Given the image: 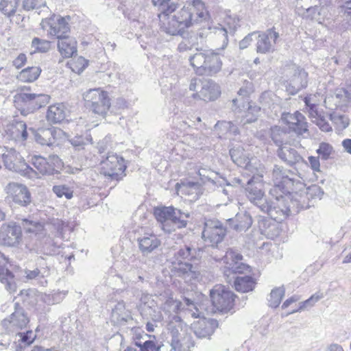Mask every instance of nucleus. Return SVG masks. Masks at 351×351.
<instances>
[{"mask_svg": "<svg viewBox=\"0 0 351 351\" xmlns=\"http://www.w3.org/2000/svg\"><path fill=\"white\" fill-rule=\"evenodd\" d=\"M160 308L165 315L171 320L167 325V339L171 349L174 351H189L193 346L190 335L187 334V328L184 325L178 313L183 311L188 317L197 318L201 317V313L197 306L193 301L184 298V304L175 298L169 291H165L160 295Z\"/></svg>", "mask_w": 351, "mask_h": 351, "instance_id": "1", "label": "nucleus"}, {"mask_svg": "<svg viewBox=\"0 0 351 351\" xmlns=\"http://www.w3.org/2000/svg\"><path fill=\"white\" fill-rule=\"evenodd\" d=\"M208 15L204 3L202 0H192L188 1L173 16L165 15L161 19V15L158 14V17L160 29L169 35L176 36L182 35L186 29L206 20Z\"/></svg>", "mask_w": 351, "mask_h": 351, "instance_id": "2", "label": "nucleus"}, {"mask_svg": "<svg viewBox=\"0 0 351 351\" xmlns=\"http://www.w3.org/2000/svg\"><path fill=\"white\" fill-rule=\"evenodd\" d=\"M29 318L23 308L16 307L14 311L2 321L5 334L0 337V350L6 348L12 341L19 343L21 348L30 345L36 335L32 330H27Z\"/></svg>", "mask_w": 351, "mask_h": 351, "instance_id": "3", "label": "nucleus"}, {"mask_svg": "<svg viewBox=\"0 0 351 351\" xmlns=\"http://www.w3.org/2000/svg\"><path fill=\"white\" fill-rule=\"evenodd\" d=\"M276 195H269L268 201L261 206V210L266 213L271 219L281 222L289 215L299 213L301 209L308 208L306 197L304 194H294L291 192L285 193L276 192Z\"/></svg>", "mask_w": 351, "mask_h": 351, "instance_id": "4", "label": "nucleus"}, {"mask_svg": "<svg viewBox=\"0 0 351 351\" xmlns=\"http://www.w3.org/2000/svg\"><path fill=\"white\" fill-rule=\"evenodd\" d=\"M154 216L161 229L165 232L171 233L177 229L186 227L190 215L169 206L155 208Z\"/></svg>", "mask_w": 351, "mask_h": 351, "instance_id": "5", "label": "nucleus"}, {"mask_svg": "<svg viewBox=\"0 0 351 351\" xmlns=\"http://www.w3.org/2000/svg\"><path fill=\"white\" fill-rule=\"evenodd\" d=\"M196 49L197 52L191 56L189 61L197 74L213 75L221 70L222 62L217 53L211 49Z\"/></svg>", "mask_w": 351, "mask_h": 351, "instance_id": "6", "label": "nucleus"}, {"mask_svg": "<svg viewBox=\"0 0 351 351\" xmlns=\"http://www.w3.org/2000/svg\"><path fill=\"white\" fill-rule=\"evenodd\" d=\"M196 250L189 246L180 249L176 254L173 268L177 275L182 277L186 282L192 283L199 276L197 266L187 262L196 259Z\"/></svg>", "mask_w": 351, "mask_h": 351, "instance_id": "7", "label": "nucleus"}, {"mask_svg": "<svg viewBox=\"0 0 351 351\" xmlns=\"http://www.w3.org/2000/svg\"><path fill=\"white\" fill-rule=\"evenodd\" d=\"M86 106L95 114L104 118L109 111L111 102L108 93L100 88H92L83 94Z\"/></svg>", "mask_w": 351, "mask_h": 351, "instance_id": "8", "label": "nucleus"}, {"mask_svg": "<svg viewBox=\"0 0 351 351\" xmlns=\"http://www.w3.org/2000/svg\"><path fill=\"white\" fill-rule=\"evenodd\" d=\"M253 169L255 172L247 175L251 176V178L247 182L246 195L252 203L261 209V206L264 204L265 201H268V199L264 198L263 184L264 167L259 165V167H254Z\"/></svg>", "mask_w": 351, "mask_h": 351, "instance_id": "9", "label": "nucleus"}, {"mask_svg": "<svg viewBox=\"0 0 351 351\" xmlns=\"http://www.w3.org/2000/svg\"><path fill=\"white\" fill-rule=\"evenodd\" d=\"M31 164L35 168V169H33V171L36 174V176L27 177L32 180L38 179L44 176L54 175L58 173L62 167L61 159L55 155L50 156L48 158L34 156L32 158Z\"/></svg>", "mask_w": 351, "mask_h": 351, "instance_id": "10", "label": "nucleus"}, {"mask_svg": "<svg viewBox=\"0 0 351 351\" xmlns=\"http://www.w3.org/2000/svg\"><path fill=\"white\" fill-rule=\"evenodd\" d=\"M239 25L237 19L228 16L225 19L223 24H218L217 26L209 27L207 29H201L197 33V36L202 41L208 36V34L213 33L221 39V48L224 49L228 44V35H233Z\"/></svg>", "mask_w": 351, "mask_h": 351, "instance_id": "11", "label": "nucleus"}, {"mask_svg": "<svg viewBox=\"0 0 351 351\" xmlns=\"http://www.w3.org/2000/svg\"><path fill=\"white\" fill-rule=\"evenodd\" d=\"M271 179L274 186L269 191V195H276V192H290L289 189L295 182L293 173L278 165H275L273 168Z\"/></svg>", "mask_w": 351, "mask_h": 351, "instance_id": "12", "label": "nucleus"}, {"mask_svg": "<svg viewBox=\"0 0 351 351\" xmlns=\"http://www.w3.org/2000/svg\"><path fill=\"white\" fill-rule=\"evenodd\" d=\"M101 165V173L112 180L118 181L125 176L126 166L124 159L116 154H108Z\"/></svg>", "mask_w": 351, "mask_h": 351, "instance_id": "13", "label": "nucleus"}, {"mask_svg": "<svg viewBox=\"0 0 351 351\" xmlns=\"http://www.w3.org/2000/svg\"><path fill=\"white\" fill-rule=\"evenodd\" d=\"M210 298L216 311L227 313L234 307L235 295L223 285H217L210 291Z\"/></svg>", "mask_w": 351, "mask_h": 351, "instance_id": "14", "label": "nucleus"}, {"mask_svg": "<svg viewBox=\"0 0 351 351\" xmlns=\"http://www.w3.org/2000/svg\"><path fill=\"white\" fill-rule=\"evenodd\" d=\"M2 158L6 169L17 172L25 177L36 176L33 168L25 162V160L15 149H7L2 154Z\"/></svg>", "mask_w": 351, "mask_h": 351, "instance_id": "15", "label": "nucleus"}, {"mask_svg": "<svg viewBox=\"0 0 351 351\" xmlns=\"http://www.w3.org/2000/svg\"><path fill=\"white\" fill-rule=\"evenodd\" d=\"M326 108L334 110L337 108L343 111L351 106V84L345 88H339L332 94L328 95L324 100Z\"/></svg>", "mask_w": 351, "mask_h": 351, "instance_id": "16", "label": "nucleus"}, {"mask_svg": "<svg viewBox=\"0 0 351 351\" xmlns=\"http://www.w3.org/2000/svg\"><path fill=\"white\" fill-rule=\"evenodd\" d=\"M226 234V228L217 219H206L202 231V239L213 247L221 243Z\"/></svg>", "mask_w": 351, "mask_h": 351, "instance_id": "17", "label": "nucleus"}, {"mask_svg": "<svg viewBox=\"0 0 351 351\" xmlns=\"http://www.w3.org/2000/svg\"><path fill=\"white\" fill-rule=\"evenodd\" d=\"M40 26L43 29L47 31L49 36L56 37L58 39L67 36L70 31L69 23L66 19L56 15L43 19Z\"/></svg>", "mask_w": 351, "mask_h": 351, "instance_id": "18", "label": "nucleus"}, {"mask_svg": "<svg viewBox=\"0 0 351 351\" xmlns=\"http://www.w3.org/2000/svg\"><path fill=\"white\" fill-rule=\"evenodd\" d=\"M304 101L312 122L315 123L324 132L330 131L332 128L329 123L326 119V117L317 110V106L319 102L317 96L316 95H310L304 98Z\"/></svg>", "mask_w": 351, "mask_h": 351, "instance_id": "19", "label": "nucleus"}, {"mask_svg": "<svg viewBox=\"0 0 351 351\" xmlns=\"http://www.w3.org/2000/svg\"><path fill=\"white\" fill-rule=\"evenodd\" d=\"M32 132L36 142L41 145L52 146L66 138L65 132L58 128H41Z\"/></svg>", "mask_w": 351, "mask_h": 351, "instance_id": "20", "label": "nucleus"}, {"mask_svg": "<svg viewBox=\"0 0 351 351\" xmlns=\"http://www.w3.org/2000/svg\"><path fill=\"white\" fill-rule=\"evenodd\" d=\"M280 130L278 127H275L271 129V138L274 142L280 147L278 151V155L279 158L287 164L292 165L299 162L302 158L297 151L291 148L287 144H282V140L278 137Z\"/></svg>", "mask_w": 351, "mask_h": 351, "instance_id": "21", "label": "nucleus"}, {"mask_svg": "<svg viewBox=\"0 0 351 351\" xmlns=\"http://www.w3.org/2000/svg\"><path fill=\"white\" fill-rule=\"evenodd\" d=\"M243 256L239 252L229 250L225 256L219 260L224 267V274L227 276L230 273L241 274L249 269V267L241 262Z\"/></svg>", "mask_w": 351, "mask_h": 351, "instance_id": "22", "label": "nucleus"}, {"mask_svg": "<svg viewBox=\"0 0 351 351\" xmlns=\"http://www.w3.org/2000/svg\"><path fill=\"white\" fill-rule=\"evenodd\" d=\"M21 228L15 222L3 223L0 228V241L7 246H16L21 241Z\"/></svg>", "mask_w": 351, "mask_h": 351, "instance_id": "23", "label": "nucleus"}, {"mask_svg": "<svg viewBox=\"0 0 351 351\" xmlns=\"http://www.w3.org/2000/svg\"><path fill=\"white\" fill-rule=\"evenodd\" d=\"M230 154L232 161L238 166L245 169V174L255 172L254 167H259L261 164L256 165V162L254 159H250L248 154L241 147L232 148L230 150Z\"/></svg>", "mask_w": 351, "mask_h": 351, "instance_id": "24", "label": "nucleus"}, {"mask_svg": "<svg viewBox=\"0 0 351 351\" xmlns=\"http://www.w3.org/2000/svg\"><path fill=\"white\" fill-rule=\"evenodd\" d=\"M8 197L21 206L27 205L30 202V193L27 187L17 183H10L5 188Z\"/></svg>", "mask_w": 351, "mask_h": 351, "instance_id": "25", "label": "nucleus"}, {"mask_svg": "<svg viewBox=\"0 0 351 351\" xmlns=\"http://www.w3.org/2000/svg\"><path fill=\"white\" fill-rule=\"evenodd\" d=\"M221 94L219 86L212 80H203L199 93H193L191 96L194 99L213 101Z\"/></svg>", "mask_w": 351, "mask_h": 351, "instance_id": "26", "label": "nucleus"}, {"mask_svg": "<svg viewBox=\"0 0 351 351\" xmlns=\"http://www.w3.org/2000/svg\"><path fill=\"white\" fill-rule=\"evenodd\" d=\"M199 312L201 313L200 319L191 324V329L197 337L209 338L214 332L217 323L215 319L204 318L200 310Z\"/></svg>", "mask_w": 351, "mask_h": 351, "instance_id": "27", "label": "nucleus"}, {"mask_svg": "<svg viewBox=\"0 0 351 351\" xmlns=\"http://www.w3.org/2000/svg\"><path fill=\"white\" fill-rule=\"evenodd\" d=\"M308 83V73L300 68L294 70L293 75L287 82V90L291 95L296 94L305 88Z\"/></svg>", "mask_w": 351, "mask_h": 351, "instance_id": "28", "label": "nucleus"}, {"mask_svg": "<svg viewBox=\"0 0 351 351\" xmlns=\"http://www.w3.org/2000/svg\"><path fill=\"white\" fill-rule=\"evenodd\" d=\"M304 119V117L298 111L294 114L287 112L282 115V121L289 126L291 130L299 135L307 131V123Z\"/></svg>", "mask_w": 351, "mask_h": 351, "instance_id": "29", "label": "nucleus"}, {"mask_svg": "<svg viewBox=\"0 0 351 351\" xmlns=\"http://www.w3.org/2000/svg\"><path fill=\"white\" fill-rule=\"evenodd\" d=\"M279 37L278 32L272 29L258 35L256 43V51L258 53H266L274 51L276 40Z\"/></svg>", "mask_w": 351, "mask_h": 351, "instance_id": "30", "label": "nucleus"}, {"mask_svg": "<svg viewBox=\"0 0 351 351\" xmlns=\"http://www.w3.org/2000/svg\"><path fill=\"white\" fill-rule=\"evenodd\" d=\"M9 264L8 258L0 250V282L8 291L12 292L16 290V284L13 274L8 269Z\"/></svg>", "mask_w": 351, "mask_h": 351, "instance_id": "31", "label": "nucleus"}, {"mask_svg": "<svg viewBox=\"0 0 351 351\" xmlns=\"http://www.w3.org/2000/svg\"><path fill=\"white\" fill-rule=\"evenodd\" d=\"M320 5H315L308 8L303 9L297 8L298 14L301 15L304 19L314 20L319 23H322L328 15V8L324 5H321L322 3V0Z\"/></svg>", "mask_w": 351, "mask_h": 351, "instance_id": "32", "label": "nucleus"}, {"mask_svg": "<svg viewBox=\"0 0 351 351\" xmlns=\"http://www.w3.org/2000/svg\"><path fill=\"white\" fill-rule=\"evenodd\" d=\"M20 98L33 110L39 109L49 102L50 96L44 93H32L23 92Z\"/></svg>", "mask_w": 351, "mask_h": 351, "instance_id": "33", "label": "nucleus"}, {"mask_svg": "<svg viewBox=\"0 0 351 351\" xmlns=\"http://www.w3.org/2000/svg\"><path fill=\"white\" fill-rule=\"evenodd\" d=\"M138 247L143 254H149L159 247L160 241L153 233L146 232L138 238Z\"/></svg>", "mask_w": 351, "mask_h": 351, "instance_id": "34", "label": "nucleus"}, {"mask_svg": "<svg viewBox=\"0 0 351 351\" xmlns=\"http://www.w3.org/2000/svg\"><path fill=\"white\" fill-rule=\"evenodd\" d=\"M66 114V106L62 103H58L49 106L46 117L49 122L58 123L64 120Z\"/></svg>", "mask_w": 351, "mask_h": 351, "instance_id": "35", "label": "nucleus"}, {"mask_svg": "<svg viewBox=\"0 0 351 351\" xmlns=\"http://www.w3.org/2000/svg\"><path fill=\"white\" fill-rule=\"evenodd\" d=\"M58 48L64 58H70L77 52V42L74 38L66 36L58 39Z\"/></svg>", "mask_w": 351, "mask_h": 351, "instance_id": "36", "label": "nucleus"}, {"mask_svg": "<svg viewBox=\"0 0 351 351\" xmlns=\"http://www.w3.org/2000/svg\"><path fill=\"white\" fill-rule=\"evenodd\" d=\"M5 132L10 139L16 141H24L27 138V125L23 121L8 125Z\"/></svg>", "mask_w": 351, "mask_h": 351, "instance_id": "37", "label": "nucleus"}, {"mask_svg": "<svg viewBox=\"0 0 351 351\" xmlns=\"http://www.w3.org/2000/svg\"><path fill=\"white\" fill-rule=\"evenodd\" d=\"M197 174L203 184L210 183L213 186H221L225 182V180L221 181L219 174L210 168L200 167L197 169Z\"/></svg>", "mask_w": 351, "mask_h": 351, "instance_id": "38", "label": "nucleus"}, {"mask_svg": "<svg viewBox=\"0 0 351 351\" xmlns=\"http://www.w3.org/2000/svg\"><path fill=\"white\" fill-rule=\"evenodd\" d=\"M25 276L29 280H35L38 284L45 286L47 284L46 278L49 276L48 267L36 268L33 270H25Z\"/></svg>", "mask_w": 351, "mask_h": 351, "instance_id": "39", "label": "nucleus"}, {"mask_svg": "<svg viewBox=\"0 0 351 351\" xmlns=\"http://www.w3.org/2000/svg\"><path fill=\"white\" fill-rule=\"evenodd\" d=\"M154 6H157L160 11L161 19L165 15L174 12L177 8L178 0H152Z\"/></svg>", "mask_w": 351, "mask_h": 351, "instance_id": "40", "label": "nucleus"}, {"mask_svg": "<svg viewBox=\"0 0 351 351\" xmlns=\"http://www.w3.org/2000/svg\"><path fill=\"white\" fill-rule=\"evenodd\" d=\"M254 286L255 281L250 276H238L234 280V287L237 291L249 292L253 290Z\"/></svg>", "mask_w": 351, "mask_h": 351, "instance_id": "41", "label": "nucleus"}, {"mask_svg": "<svg viewBox=\"0 0 351 351\" xmlns=\"http://www.w3.org/2000/svg\"><path fill=\"white\" fill-rule=\"evenodd\" d=\"M247 111H244L245 114H241L242 117L240 121L241 124L245 125L255 121L258 117L261 108L256 105H252L249 102L246 104Z\"/></svg>", "mask_w": 351, "mask_h": 351, "instance_id": "42", "label": "nucleus"}, {"mask_svg": "<svg viewBox=\"0 0 351 351\" xmlns=\"http://www.w3.org/2000/svg\"><path fill=\"white\" fill-rule=\"evenodd\" d=\"M41 72L38 66H30L23 69L19 74L18 78L23 82H32L36 80Z\"/></svg>", "mask_w": 351, "mask_h": 351, "instance_id": "43", "label": "nucleus"}, {"mask_svg": "<svg viewBox=\"0 0 351 351\" xmlns=\"http://www.w3.org/2000/svg\"><path fill=\"white\" fill-rule=\"evenodd\" d=\"M252 224V219L250 214L247 213H239L236 215V224L234 228L237 231H245L249 229Z\"/></svg>", "mask_w": 351, "mask_h": 351, "instance_id": "44", "label": "nucleus"}, {"mask_svg": "<svg viewBox=\"0 0 351 351\" xmlns=\"http://www.w3.org/2000/svg\"><path fill=\"white\" fill-rule=\"evenodd\" d=\"M126 332L131 337L136 346H137V343H143V341L147 339H155L154 336L148 335L145 333L143 329L140 327L131 328L128 329Z\"/></svg>", "mask_w": 351, "mask_h": 351, "instance_id": "45", "label": "nucleus"}, {"mask_svg": "<svg viewBox=\"0 0 351 351\" xmlns=\"http://www.w3.org/2000/svg\"><path fill=\"white\" fill-rule=\"evenodd\" d=\"M52 191L59 197H65L66 199H71L73 197V188L67 184L54 185Z\"/></svg>", "mask_w": 351, "mask_h": 351, "instance_id": "46", "label": "nucleus"}, {"mask_svg": "<svg viewBox=\"0 0 351 351\" xmlns=\"http://www.w3.org/2000/svg\"><path fill=\"white\" fill-rule=\"evenodd\" d=\"M324 298L323 293L320 292H317L313 295H311L306 300L302 302L299 304V307L296 309L293 310L292 311L287 313V315L293 314L296 312L301 311L307 308L312 307L315 305L316 302H317L319 300Z\"/></svg>", "mask_w": 351, "mask_h": 351, "instance_id": "47", "label": "nucleus"}, {"mask_svg": "<svg viewBox=\"0 0 351 351\" xmlns=\"http://www.w3.org/2000/svg\"><path fill=\"white\" fill-rule=\"evenodd\" d=\"M19 0H1L0 10L3 14L10 17L13 15L19 5Z\"/></svg>", "mask_w": 351, "mask_h": 351, "instance_id": "48", "label": "nucleus"}, {"mask_svg": "<svg viewBox=\"0 0 351 351\" xmlns=\"http://www.w3.org/2000/svg\"><path fill=\"white\" fill-rule=\"evenodd\" d=\"M285 291L283 287L272 289L268 299L269 305L272 308L278 307L285 295Z\"/></svg>", "mask_w": 351, "mask_h": 351, "instance_id": "49", "label": "nucleus"}, {"mask_svg": "<svg viewBox=\"0 0 351 351\" xmlns=\"http://www.w3.org/2000/svg\"><path fill=\"white\" fill-rule=\"evenodd\" d=\"M31 47L33 50L32 53L36 52L45 53L50 49L51 43L48 40L40 39L39 38H34L32 41Z\"/></svg>", "mask_w": 351, "mask_h": 351, "instance_id": "50", "label": "nucleus"}, {"mask_svg": "<svg viewBox=\"0 0 351 351\" xmlns=\"http://www.w3.org/2000/svg\"><path fill=\"white\" fill-rule=\"evenodd\" d=\"M293 193L294 194H302V193L304 194V195H305V197H306V202L307 203L308 208L309 204H308V199H309V197L321 199L324 194V192L319 186H318L317 185H313V186H311V187H308L305 191H300V192H295Z\"/></svg>", "mask_w": 351, "mask_h": 351, "instance_id": "51", "label": "nucleus"}, {"mask_svg": "<svg viewBox=\"0 0 351 351\" xmlns=\"http://www.w3.org/2000/svg\"><path fill=\"white\" fill-rule=\"evenodd\" d=\"M216 130H219L221 133L236 135L239 133L237 127L231 121H219L215 126Z\"/></svg>", "mask_w": 351, "mask_h": 351, "instance_id": "52", "label": "nucleus"}, {"mask_svg": "<svg viewBox=\"0 0 351 351\" xmlns=\"http://www.w3.org/2000/svg\"><path fill=\"white\" fill-rule=\"evenodd\" d=\"M318 157L322 160H327L330 158L332 154L334 152L333 147L328 143L322 142L319 144L318 149L316 150Z\"/></svg>", "mask_w": 351, "mask_h": 351, "instance_id": "53", "label": "nucleus"}, {"mask_svg": "<svg viewBox=\"0 0 351 351\" xmlns=\"http://www.w3.org/2000/svg\"><path fill=\"white\" fill-rule=\"evenodd\" d=\"M252 90V84L250 82H247L246 86L245 87H242L239 89L238 91V95L239 97H241V99H232V103L234 106H237L238 108H239V104H243V108L245 109V106L244 105V101H243V99L247 97Z\"/></svg>", "mask_w": 351, "mask_h": 351, "instance_id": "54", "label": "nucleus"}, {"mask_svg": "<svg viewBox=\"0 0 351 351\" xmlns=\"http://www.w3.org/2000/svg\"><path fill=\"white\" fill-rule=\"evenodd\" d=\"M155 339H147L143 343H137V346L140 348V351H160V346L156 343Z\"/></svg>", "mask_w": 351, "mask_h": 351, "instance_id": "55", "label": "nucleus"}, {"mask_svg": "<svg viewBox=\"0 0 351 351\" xmlns=\"http://www.w3.org/2000/svg\"><path fill=\"white\" fill-rule=\"evenodd\" d=\"M23 227L26 232L34 233L36 235L40 234L44 229L42 223L27 219L23 221Z\"/></svg>", "mask_w": 351, "mask_h": 351, "instance_id": "56", "label": "nucleus"}, {"mask_svg": "<svg viewBox=\"0 0 351 351\" xmlns=\"http://www.w3.org/2000/svg\"><path fill=\"white\" fill-rule=\"evenodd\" d=\"M87 66L88 60L82 56L77 58L71 63L72 71L78 74L81 73Z\"/></svg>", "mask_w": 351, "mask_h": 351, "instance_id": "57", "label": "nucleus"}, {"mask_svg": "<svg viewBox=\"0 0 351 351\" xmlns=\"http://www.w3.org/2000/svg\"><path fill=\"white\" fill-rule=\"evenodd\" d=\"M45 6H46L45 0H23V8L27 11L39 9Z\"/></svg>", "mask_w": 351, "mask_h": 351, "instance_id": "58", "label": "nucleus"}, {"mask_svg": "<svg viewBox=\"0 0 351 351\" xmlns=\"http://www.w3.org/2000/svg\"><path fill=\"white\" fill-rule=\"evenodd\" d=\"M160 307H149L147 315L152 321L154 323H160L163 320V315Z\"/></svg>", "mask_w": 351, "mask_h": 351, "instance_id": "59", "label": "nucleus"}, {"mask_svg": "<svg viewBox=\"0 0 351 351\" xmlns=\"http://www.w3.org/2000/svg\"><path fill=\"white\" fill-rule=\"evenodd\" d=\"M280 230L278 228L276 223H270L268 227L264 230V234L271 239H274L279 236Z\"/></svg>", "mask_w": 351, "mask_h": 351, "instance_id": "60", "label": "nucleus"}, {"mask_svg": "<svg viewBox=\"0 0 351 351\" xmlns=\"http://www.w3.org/2000/svg\"><path fill=\"white\" fill-rule=\"evenodd\" d=\"M195 42L191 39H184L179 43L178 49L180 52L186 51L191 50L195 46Z\"/></svg>", "mask_w": 351, "mask_h": 351, "instance_id": "61", "label": "nucleus"}, {"mask_svg": "<svg viewBox=\"0 0 351 351\" xmlns=\"http://www.w3.org/2000/svg\"><path fill=\"white\" fill-rule=\"evenodd\" d=\"M308 161L311 169L314 173L321 172L319 157L311 156L308 157Z\"/></svg>", "mask_w": 351, "mask_h": 351, "instance_id": "62", "label": "nucleus"}, {"mask_svg": "<svg viewBox=\"0 0 351 351\" xmlns=\"http://www.w3.org/2000/svg\"><path fill=\"white\" fill-rule=\"evenodd\" d=\"M27 62V57L25 53H20L14 60L13 66L16 69H21Z\"/></svg>", "mask_w": 351, "mask_h": 351, "instance_id": "63", "label": "nucleus"}, {"mask_svg": "<svg viewBox=\"0 0 351 351\" xmlns=\"http://www.w3.org/2000/svg\"><path fill=\"white\" fill-rule=\"evenodd\" d=\"M343 8L345 10L343 17L351 25V0L346 2Z\"/></svg>", "mask_w": 351, "mask_h": 351, "instance_id": "64", "label": "nucleus"}]
</instances>
